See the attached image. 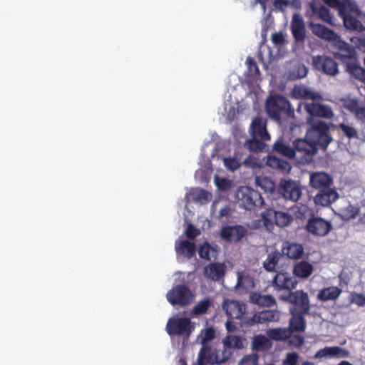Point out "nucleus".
<instances>
[{"label":"nucleus","mask_w":365,"mask_h":365,"mask_svg":"<svg viewBox=\"0 0 365 365\" xmlns=\"http://www.w3.org/2000/svg\"><path fill=\"white\" fill-rule=\"evenodd\" d=\"M334 46L339 52H334L333 56L344 66V71L355 79L365 83V70L359 63L355 48L343 41L341 37Z\"/></svg>","instance_id":"f257e3e1"},{"label":"nucleus","mask_w":365,"mask_h":365,"mask_svg":"<svg viewBox=\"0 0 365 365\" xmlns=\"http://www.w3.org/2000/svg\"><path fill=\"white\" fill-rule=\"evenodd\" d=\"M307 122L309 128L307 130L306 138L313 142L317 148L319 146L326 149L332 140L329 134V125L314 118H307Z\"/></svg>","instance_id":"f03ea898"},{"label":"nucleus","mask_w":365,"mask_h":365,"mask_svg":"<svg viewBox=\"0 0 365 365\" xmlns=\"http://www.w3.org/2000/svg\"><path fill=\"white\" fill-rule=\"evenodd\" d=\"M265 108L269 116L276 120H280L282 115L289 118L294 117V110L290 102L281 95L277 94L269 97Z\"/></svg>","instance_id":"7ed1b4c3"},{"label":"nucleus","mask_w":365,"mask_h":365,"mask_svg":"<svg viewBox=\"0 0 365 365\" xmlns=\"http://www.w3.org/2000/svg\"><path fill=\"white\" fill-rule=\"evenodd\" d=\"M195 329V326L187 317L170 318L166 324V331L170 336H180L188 340Z\"/></svg>","instance_id":"20e7f679"},{"label":"nucleus","mask_w":365,"mask_h":365,"mask_svg":"<svg viewBox=\"0 0 365 365\" xmlns=\"http://www.w3.org/2000/svg\"><path fill=\"white\" fill-rule=\"evenodd\" d=\"M337 11L339 16L343 20L344 27L351 31H361L363 30L361 22L351 15V14H359L360 13V10L354 2L349 0L344 4H342Z\"/></svg>","instance_id":"39448f33"},{"label":"nucleus","mask_w":365,"mask_h":365,"mask_svg":"<svg viewBox=\"0 0 365 365\" xmlns=\"http://www.w3.org/2000/svg\"><path fill=\"white\" fill-rule=\"evenodd\" d=\"M279 299L292 305L290 312L309 313L310 309L308 294L303 290L288 292L279 297Z\"/></svg>","instance_id":"423d86ee"},{"label":"nucleus","mask_w":365,"mask_h":365,"mask_svg":"<svg viewBox=\"0 0 365 365\" xmlns=\"http://www.w3.org/2000/svg\"><path fill=\"white\" fill-rule=\"evenodd\" d=\"M237 198L240 207L247 210H252L257 207H262L264 203L261 194L247 186L239 189Z\"/></svg>","instance_id":"0eeeda50"},{"label":"nucleus","mask_w":365,"mask_h":365,"mask_svg":"<svg viewBox=\"0 0 365 365\" xmlns=\"http://www.w3.org/2000/svg\"><path fill=\"white\" fill-rule=\"evenodd\" d=\"M166 297L168 301L173 306L185 307L194 300V295L189 287L185 284L173 287L168 292Z\"/></svg>","instance_id":"6e6552de"},{"label":"nucleus","mask_w":365,"mask_h":365,"mask_svg":"<svg viewBox=\"0 0 365 365\" xmlns=\"http://www.w3.org/2000/svg\"><path fill=\"white\" fill-rule=\"evenodd\" d=\"M333 229L331 222L329 220L321 217L312 216L308 219L305 230L307 232L316 237H324Z\"/></svg>","instance_id":"1a4fd4ad"},{"label":"nucleus","mask_w":365,"mask_h":365,"mask_svg":"<svg viewBox=\"0 0 365 365\" xmlns=\"http://www.w3.org/2000/svg\"><path fill=\"white\" fill-rule=\"evenodd\" d=\"M262 217L267 227L273 225L284 227L290 225L293 221L292 217L287 212L276 211L272 208L265 210L262 213Z\"/></svg>","instance_id":"9d476101"},{"label":"nucleus","mask_w":365,"mask_h":365,"mask_svg":"<svg viewBox=\"0 0 365 365\" xmlns=\"http://www.w3.org/2000/svg\"><path fill=\"white\" fill-rule=\"evenodd\" d=\"M304 107L309 114L308 118H321L327 120H331L334 116V112L331 107L327 104L319 102H312L304 103Z\"/></svg>","instance_id":"9b49d317"},{"label":"nucleus","mask_w":365,"mask_h":365,"mask_svg":"<svg viewBox=\"0 0 365 365\" xmlns=\"http://www.w3.org/2000/svg\"><path fill=\"white\" fill-rule=\"evenodd\" d=\"M314 68L322 73L335 76L339 73V66L334 59L327 56H316L312 58Z\"/></svg>","instance_id":"f8f14e48"},{"label":"nucleus","mask_w":365,"mask_h":365,"mask_svg":"<svg viewBox=\"0 0 365 365\" xmlns=\"http://www.w3.org/2000/svg\"><path fill=\"white\" fill-rule=\"evenodd\" d=\"M279 191L284 198L293 202H297L302 194L300 185L291 180H282L279 187Z\"/></svg>","instance_id":"ddd939ff"},{"label":"nucleus","mask_w":365,"mask_h":365,"mask_svg":"<svg viewBox=\"0 0 365 365\" xmlns=\"http://www.w3.org/2000/svg\"><path fill=\"white\" fill-rule=\"evenodd\" d=\"M247 230L242 225L224 227L220 232L222 239L228 242H237L247 235Z\"/></svg>","instance_id":"4468645a"},{"label":"nucleus","mask_w":365,"mask_h":365,"mask_svg":"<svg viewBox=\"0 0 365 365\" xmlns=\"http://www.w3.org/2000/svg\"><path fill=\"white\" fill-rule=\"evenodd\" d=\"M297 280L286 272L277 273L272 279V285L276 290L287 289L289 292L297 285Z\"/></svg>","instance_id":"2eb2a0df"},{"label":"nucleus","mask_w":365,"mask_h":365,"mask_svg":"<svg viewBox=\"0 0 365 365\" xmlns=\"http://www.w3.org/2000/svg\"><path fill=\"white\" fill-rule=\"evenodd\" d=\"M339 197V194L334 187H329L321 190L314 197V202L316 205L329 207Z\"/></svg>","instance_id":"dca6fc26"},{"label":"nucleus","mask_w":365,"mask_h":365,"mask_svg":"<svg viewBox=\"0 0 365 365\" xmlns=\"http://www.w3.org/2000/svg\"><path fill=\"white\" fill-rule=\"evenodd\" d=\"M309 182L310 185L318 191L333 187V178L324 172L312 173L310 175Z\"/></svg>","instance_id":"f3484780"},{"label":"nucleus","mask_w":365,"mask_h":365,"mask_svg":"<svg viewBox=\"0 0 365 365\" xmlns=\"http://www.w3.org/2000/svg\"><path fill=\"white\" fill-rule=\"evenodd\" d=\"M309 27L314 35L328 42L334 43L340 37L334 30L321 24L311 23Z\"/></svg>","instance_id":"a211bd4d"},{"label":"nucleus","mask_w":365,"mask_h":365,"mask_svg":"<svg viewBox=\"0 0 365 365\" xmlns=\"http://www.w3.org/2000/svg\"><path fill=\"white\" fill-rule=\"evenodd\" d=\"M252 138H259L262 140H269L270 136L267 130V120L262 117L255 118L250 125Z\"/></svg>","instance_id":"6ab92c4d"},{"label":"nucleus","mask_w":365,"mask_h":365,"mask_svg":"<svg viewBox=\"0 0 365 365\" xmlns=\"http://www.w3.org/2000/svg\"><path fill=\"white\" fill-rule=\"evenodd\" d=\"M280 317V314L277 310H264L255 314L247 322L249 326H252L256 324H262L267 322H277Z\"/></svg>","instance_id":"aec40b11"},{"label":"nucleus","mask_w":365,"mask_h":365,"mask_svg":"<svg viewBox=\"0 0 365 365\" xmlns=\"http://www.w3.org/2000/svg\"><path fill=\"white\" fill-rule=\"evenodd\" d=\"M282 252L292 259H299L304 254V247L302 244L285 241L282 244Z\"/></svg>","instance_id":"412c9836"},{"label":"nucleus","mask_w":365,"mask_h":365,"mask_svg":"<svg viewBox=\"0 0 365 365\" xmlns=\"http://www.w3.org/2000/svg\"><path fill=\"white\" fill-rule=\"evenodd\" d=\"M291 96L295 99H304V100H322V96L320 93L314 92L309 88L304 85H297L293 88Z\"/></svg>","instance_id":"4be33fe9"},{"label":"nucleus","mask_w":365,"mask_h":365,"mask_svg":"<svg viewBox=\"0 0 365 365\" xmlns=\"http://www.w3.org/2000/svg\"><path fill=\"white\" fill-rule=\"evenodd\" d=\"M293 147L295 150V153L298 152L302 155H313L318 151L317 145L309 139H307L306 136L304 139H296L293 142Z\"/></svg>","instance_id":"5701e85b"},{"label":"nucleus","mask_w":365,"mask_h":365,"mask_svg":"<svg viewBox=\"0 0 365 365\" xmlns=\"http://www.w3.org/2000/svg\"><path fill=\"white\" fill-rule=\"evenodd\" d=\"M222 308L231 319H240L245 310V306L235 300H225Z\"/></svg>","instance_id":"b1692460"},{"label":"nucleus","mask_w":365,"mask_h":365,"mask_svg":"<svg viewBox=\"0 0 365 365\" xmlns=\"http://www.w3.org/2000/svg\"><path fill=\"white\" fill-rule=\"evenodd\" d=\"M226 272V266L224 263L212 262L207 265L204 269L205 276L213 281H220L223 279Z\"/></svg>","instance_id":"393cba45"},{"label":"nucleus","mask_w":365,"mask_h":365,"mask_svg":"<svg viewBox=\"0 0 365 365\" xmlns=\"http://www.w3.org/2000/svg\"><path fill=\"white\" fill-rule=\"evenodd\" d=\"M350 353L348 350L339 346H326L319 349L314 355L315 359L327 356H336L338 358L349 357Z\"/></svg>","instance_id":"a878e982"},{"label":"nucleus","mask_w":365,"mask_h":365,"mask_svg":"<svg viewBox=\"0 0 365 365\" xmlns=\"http://www.w3.org/2000/svg\"><path fill=\"white\" fill-rule=\"evenodd\" d=\"M292 35L296 41H304L306 37L305 26L302 16L294 14L291 24Z\"/></svg>","instance_id":"bb28decb"},{"label":"nucleus","mask_w":365,"mask_h":365,"mask_svg":"<svg viewBox=\"0 0 365 365\" xmlns=\"http://www.w3.org/2000/svg\"><path fill=\"white\" fill-rule=\"evenodd\" d=\"M292 317L289 319L288 330L290 334L297 331H304L306 329V320L304 315L307 313L290 312Z\"/></svg>","instance_id":"cd10ccee"},{"label":"nucleus","mask_w":365,"mask_h":365,"mask_svg":"<svg viewBox=\"0 0 365 365\" xmlns=\"http://www.w3.org/2000/svg\"><path fill=\"white\" fill-rule=\"evenodd\" d=\"M313 272V265L310 262L305 260L297 262L294 264L292 269V273L294 277L300 279L309 278L312 274Z\"/></svg>","instance_id":"c85d7f7f"},{"label":"nucleus","mask_w":365,"mask_h":365,"mask_svg":"<svg viewBox=\"0 0 365 365\" xmlns=\"http://www.w3.org/2000/svg\"><path fill=\"white\" fill-rule=\"evenodd\" d=\"M175 251L178 255H182L187 259L192 258L196 253V245L188 240L177 241L175 242Z\"/></svg>","instance_id":"c756f323"},{"label":"nucleus","mask_w":365,"mask_h":365,"mask_svg":"<svg viewBox=\"0 0 365 365\" xmlns=\"http://www.w3.org/2000/svg\"><path fill=\"white\" fill-rule=\"evenodd\" d=\"M272 343L268 336L258 334L253 337L252 348L256 351H266L272 348Z\"/></svg>","instance_id":"7c9ffc66"},{"label":"nucleus","mask_w":365,"mask_h":365,"mask_svg":"<svg viewBox=\"0 0 365 365\" xmlns=\"http://www.w3.org/2000/svg\"><path fill=\"white\" fill-rule=\"evenodd\" d=\"M250 302L255 304L269 307L275 304V299L269 294L254 292L250 295Z\"/></svg>","instance_id":"2f4dec72"},{"label":"nucleus","mask_w":365,"mask_h":365,"mask_svg":"<svg viewBox=\"0 0 365 365\" xmlns=\"http://www.w3.org/2000/svg\"><path fill=\"white\" fill-rule=\"evenodd\" d=\"M342 290L337 287H329L319 291L318 299L322 302L336 300L341 294Z\"/></svg>","instance_id":"473e14b6"},{"label":"nucleus","mask_w":365,"mask_h":365,"mask_svg":"<svg viewBox=\"0 0 365 365\" xmlns=\"http://www.w3.org/2000/svg\"><path fill=\"white\" fill-rule=\"evenodd\" d=\"M213 350L211 346L207 344L202 345L197 357L198 365H207V364H212V359L213 356Z\"/></svg>","instance_id":"72a5a7b5"},{"label":"nucleus","mask_w":365,"mask_h":365,"mask_svg":"<svg viewBox=\"0 0 365 365\" xmlns=\"http://www.w3.org/2000/svg\"><path fill=\"white\" fill-rule=\"evenodd\" d=\"M267 336L269 339L274 341H283L287 339L291 334L290 330L286 328L269 329L266 331Z\"/></svg>","instance_id":"f704fd0d"},{"label":"nucleus","mask_w":365,"mask_h":365,"mask_svg":"<svg viewBox=\"0 0 365 365\" xmlns=\"http://www.w3.org/2000/svg\"><path fill=\"white\" fill-rule=\"evenodd\" d=\"M282 257V255L277 251L269 253L263 262L264 268L268 272H274Z\"/></svg>","instance_id":"c9c22d12"},{"label":"nucleus","mask_w":365,"mask_h":365,"mask_svg":"<svg viewBox=\"0 0 365 365\" xmlns=\"http://www.w3.org/2000/svg\"><path fill=\"white\" fill-rule=\"evenodd\" d=\"M312 11L314 14H317L319 19L325 23H327L330 25H333L332 19L333 16L331 15L329 10L323 5L317 6L312 3L311 4Z\"/></svg>","instance_id":"e433bc0d"},{"label":"nucleus","mask_w":365,"mask_h":365,"mask_svg":"<svg viewBox=\"0 0 365 365\" xmlns=\"http://www.w3.org/2000/svg\"><path fill=\"white\" fill-rule=\"evenodd\" d=\"M274 150L279 154L290 159L295 158V150L294 147L292 148L282 141H277L274 143Z\"/></svg>","instance_id":"4c0bfd02"},{"label":"nucleus","mask_w":365,"mask_h":365,"mask_svg":"<svg viewBox=\"0 0 365 365\" xmlns=\"http://www.w3.org/2000/svg\"><path fill=\"white\" fill-rule=\"evenodd\" d=\"M231 356V351L225 346L223 349H215L213 351L212 364H220L226 362Z\"/></svg>","instance_id":"58836bf2"},{"label":"nucleus","mask_w":365,"mask_h":365,"mask_svg":"<svg viewBox=\"0 0 365 365\" xmlns=\"http://www.w3.org/2000/svg\"><path fill=\"white\" fill-rule=\"evenodd\" d=\"M256 185L263 190L265 192H273L275 189V184L272 180L268 177H257Z\"/></svg>","instance_id":"ea45409f"},{"label":"nucleus","mask_w":365,"mask_h":365,"mask_svg":"<svg viewBox=\"0 0 365 365\" xmlns=\"http://www.w3.org/2000/svg\"><path fill=\"white\" fill-rule=\"evenodd\" d=\"M223 346L227 349H242L243 342L242 338L235 335H227L222 341Z\"/></svg>","instance_id":"a19ab883"},{"label":"nucleus","mask_w":365,"mask_h":365,"mask_svg":"<svg viewBox=\"0 0 365 365\" xmlns=\"http://www.w3.org/2000/svg\"><path fill=\"white\" fill-rule=\"evenodd\" d=\"M264 141V140H262L259 138H252V139L247 140L245 145L250 151L259 153L262 152L266 147V144Z\"/></svg>","instance_id":"79ce46f5"},{"label":"nucleus","mask_w":365,"mask_h":365,"mask_svg":"<svg viewBox=\"0 0 365 365\" xmlns=\"http://www.w3.org/2000/svg\"><path fill=\"white\" fill-rule=\"evenodd\" d=\"M216 332L213 327H207L203 329L198 336L200 340V344L204 345L215 338Z\"/></svg>","instance_id":"37998d69"},{"label":"nucleus","mask_w":365,"mask_h":365,"mask_svg":"<svg viewBox=\"0 0 365 365\" xmlns=\"http://www.w3.org/2000/svg\"><path fill=\"white\" fill-rule=\"evenodd\" d=\"M341 217L345 220L354 219L358 214L359 210L357 207L352 205H349L344 208L341 210Z\"/></svg>","instance_id":"c03bdc74"},{"label":"nucleus","mask_w":365,"mask_h":365,"mask_svg":"<svg viewBox=\"0 0 365 365\" xmlns=\"http://www.w3.org/2000/svg\"><path fill=\"white\" fill-rule=\"evenodd\" d=\"M246 63L247 65V73L249 76L255 77L259 75V67L255 59L250 56L247 58Z\"/></svg>","instance_id":"a18cd8bd"},{"label":"nucleus","mask_w":365,"mask_h":365,"mask_svg":"<svg viewBox=\"0 0 365 365\" xmlns=\"http://www.w3.org/2000/svg\"><path fill=\"white\" fill-rule=\"evenodd\" d=\"M210 304L211 303L209 299L200 301L193 307L192 312L197 315L203 314L207 312V309L210 307Z\"/></svg>","instance_id":"49530a36"},{"label":"nucleus","mask_w":365,"mask_h":365,"mask_svg":"<svg viewBox=\"0 0 365 365\" xmlns=\"http://www.w3.org/2000/svg\"><path fill=\"white\" fill-rule=\"evenodd\" d=\"M313 215L312 213L311 210L304 205H302L297 207V210L294 211V217L297 219L304 220L307 219V217L310 215Z\"/></svg>","instance_id":"de8ad7c7"},{"label":"nucleus","mask_w":365,"mask_h":365,"mask_svg":"<svg viewBox=\"0 0 365 365\" xmlns=\"http://www.w3.org/2000/svg\"><path fill=\"white\" fill-rule=\"evenodd\" d=\"M340 129L343 131L344 135L349 138H357L358 133L356 130L348 125H345L344 123H341L339 125Z\"/></svg>","instance_id":"09e8293b"},{"label":"nucleus","mask_w":365,"mask_h":365,"mask_svg":"<svg viewBox=\"0 0 365 365\" xmlns=\"http://www.w3.org/2000/svg\"><path fill=\"white\" fill-rule=\"evenodd\" d=\"M223 162H224V165L225 166L230 170H232V171H235L237 169H238L240 166V163L238 162V160L235 158H225L223 159Z\"/></svg>","instance_id":"8fccbe9b"},{"label":"nucleus","mask_w":365,"mask_h":365,"mask_svg":"<svg viewBox=\"0 0 365 365\" xmlns=\"http://www.w3.org/2000/svg\"><path fill=\"white\" fill-rule=\"evenodd\" d=\"M211 194L203 189H200L197 192L195 200L200 202H207L211 200Z\"/></svg>","instance_id":"3c124183"},{"label":"nucleus","mask_w":365,"mask_h":365,"mask_svg":"<svg viewBox=\"0 0 365 365\" xmlns=\"http://www.w3.org/2000/svg\"><path fill=\"white\" fill-rule=\"evenodd\" d=\"M299 357V354L296 352L287 353L283 360V365H297Z\"/></svg>","instance_id":"603ef678"},{"label":"nucleus","mask_w":365,"mask_h":365,"mask_svg":"<svg viewBox=\"0 0 365 365\" xmlns=\"http://www.w3.org/2000/svg\"><path fill=\"white\" fill-rule=\"evenodd\" d=\"M200 235L199 229L196 228L193 225L188 224L185 230V235L189 240H194Z\"/></svg>","instance_id":"864d4df0"},{"label":"nucleus","mask_w":365,"mask_h":365,"mask_svg":"<svg viewBox=\"0 0 365 365\" xmlns=\"http://www.w3.org/2000/svg\"><path fill=\"white\" fill-rule=\"evenodd\" d=\"M210 250L211 247L207 242H205L204 245H201L198 252L200 257L202 259L210 260Z\"/></svg>","instance_id":"5fc2aeb1"},{"label":"nucleus","mask_w":365,"mask_h":365,"mask_svg":"<svg viewBox=\"0 0 365 365\" xmlns=\"http://www.w3.org/2000/svg\"><path fill=\"white\" fill-rule=\"evenodd\" d=\"M308 73L307 68L304 64H299L296 66L293 74L297 78H304Z\"/></svg>","instance_id":"6e6d98bb"},{"label":"nucleus","mask_w":365,"mask_h":365,"mask_svg":"<svg viewBox=\"0 0 365 365\" xmlns=\"http://www.w3.org/2000/svg\"><path fill=\"white\" fill-rule=\"evenodd\" d=\"M289 339V344L295 347H300L304 344V339L302 336L299 335H290Z\"/></svg>","instance_id":"4d7b16f0"},{"label":"nucleus","mask_w":365,"mask_h":365,"mask_svg":"<svg viewBox=\"0 0 365 365\" xmlns=\"http://www.w3.org/2000/svg\"><path fill=\"white\" fill-rule=\"evenodd\" d=\"M351 302L359 307L365 305V296L362 294L353 293L351 294Z\"/></svg>","instance_id":"13d9d810"},{"label":"nucleus","mask_w":365,"mask_h":365,"mask_svg":"<svg viewBox=\"0 0 365 365\" xmlns=\"http://www.w3.org/2000/svg\"><path fill=\"white\" fill-rule=\"evenodd\" d=\"M324 4H326L329 7L333 9H336V10L341 7L342 4H344L345 2H347L349 0H322Z\"/></svg>","instance_id":"bf43d9fd"},{"label":"nucleus","mask_w":365,"mask_h":365,"mask_svg":"<svg viewBox=\"0 0 365 365\" xmlns=\"http://www.w3.org/2000/svg\"><path fill=\"white\" fill-rule=\"evenodd\" d=\"M272 43L276 46H281L284 42V37L282 32L274 33L272 35Z\"/></svg>","instance_id":"052dcab7"},{"label":"nucleus","mask_w":365,"mask_h":365,"mask_svg":"<svg viewBox=\"0 0 365 365\" xmlns=\"http://www.w3.org/2000/svg\"><path fill=\"white\" fill-rule=\"evenodd\" d=\"M282 159L274 157L269 156L267 160V165L271 168L277 169Z\"/></svg>","instance_id":"680f3d73"},{"label":"nucleus","mask_w":365,"mask_h":365,"mask_svg":"<svg viewBox=\"0 0 365 365\" xmlns=\"http://www.w3.org/2000/svg\"><path fill=\"white\" fill-rule=\"evenodd\" d=\"M354 115L358 120L365 124V107L357 109Z\"/></svg>","instance_id":"e2e57ef3"},{"label":"nucleus","mask_w":365,"mask_h":365,"mask_svg":"<svg viewBox=\"0 0 365 365\" xmlns=\"http://www.w3.org/2000/svg\"><path fill=\"white\" fill-rule=\"evenodd\" d=\"M291 168L290 164L287 161L282 159L277 169L283 172H289Z\"/></svg>","instance_id":"0e129e2a"},{"label":"nucleus","mask_w":365,"mask_h":365,"mask_svg":"<svg viewBox=\"0 0 365 365\" xmlns=\"http://www.w3.org/2000/svg\"><path fill=\"white\" fill-rule=\"evenodd\" d=\"M361 107H359L358 106V102L355 100H352L350 103L347 106V108L348 110L352 113L353 114H356V110H357V109H359L361 108Z\"/></svg>","instance_id":"69168bd1"},{"label":"nucleus","mask_w":365,"mask_h":365,"mask_svg":"<svg viewBox=\"0 0 365 365\" xmlns=\"http://www.w3.org/2000/svg\"><path fill=\"white\" fill-rule=\"evenodd\" d=\"M226 329L228 332H232L236 329V326L232 322V319L229 318L225 323Z\"/></svg>","instance_id":"338daca9"},{"label":"nucleus","mask_w":365,"mask_h":365,"mask_svg":"<svg viewBox=\"0 0 365 365\" xmlns=\"http://www.w3.org/2000/svg\"><path fill=\"white\" fill-rule=\"evenodd\" d=\"M217 186L222 190H226L228 187V182L225 179H221L220 182H217Z\"/></svg>","instance_id":"774afa93"}]
</instances>
